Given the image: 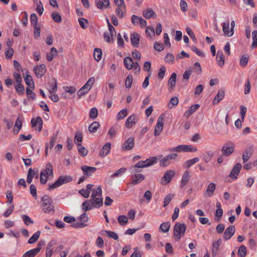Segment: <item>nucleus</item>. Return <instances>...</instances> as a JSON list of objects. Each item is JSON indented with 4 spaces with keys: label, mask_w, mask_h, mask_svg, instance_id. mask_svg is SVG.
I'll list each match as a JSON object with an SVG mask.
<instances>
[{
    "label": "nucleus",
    "mask_w": 257,
    "mask_h": 257,
    "mask_svg": "<svg viewBox=\"0 0 257 257\" xmlns=\"http://www.w3.org/2000/svg\"><path fill=\"white\" fill-rule=\"evenodd\" d=\"M43 202V210L45 212L50 213L51 211H54V206L51 198L47 195H44L41 199Z\"/></svg>",
    "instance_id": "obj_1"
},
{
    "label": "nucleus",
    "mask_w": 257,
    "mask_h": 257,
    "mask_svg": "<svg viewBox=\"0 0 257 257\" xmlns=\"http://www.w3.org/2000/svg\"><path fill=\"white\" fill-rule=\"evenodd\" d=\"M72 181V178L70 176H60L57 181L51 185H49L48 188V190H51L61 186V185L69 183Z\"/></svg>",
    "instance_id": "obj_2"
},
{
    "label": "nucleus",
    "mask_w": 257,
    "mask_h": 257,
    "mask_svg": "<svg viewBox=\"0 0 257 257\" xmlns=\"http://www.w3.org/2000/svg\"><path fill=\"white\" fill-rule=\"evenodd\" d=\"M186 229V226L184 223H177L174 227V235L177 238L176 240L179 241L181 238V234H184Z\"/></svg>",
    "instance_id": "obj_3"
},
{
    "label": "nucleus",
    "mask_w": 257,
    "mask_h": 257,
    "mask_svg": "<svg viewBox=\"0 0 257 257\" xmlns=\"http://www.w3.org/2000/svg\"><path fill=\"white\" fill-rule=\"evenodd\" d=\"M197 151L196 147L191 145H180L170 150V152H195Z\"/></svg>",
    "instance_id": "obj_4"
},
{
    "label": "nucleus",
    "mask_w": 257,
    "mask_h": 257,
    "mask_svg": "<svg viewBox=\"0 0 257 257\" xmlns=\"http://www.w3.org/2000/svg\"><path fill=\"white\" fill-rule=\"evenodd\" d=\"M45 244V241L41 240L37 244V247L35 248L26 251L22 257H34L38 254L41 250L43 245Z\"/></svg>",
    "instance_id": "obj_5"
},
{
    "label": "nucleus",
    "mask_w": 257,
    "mask_h": 257,
    "mask_svg": "<svg viewBox=\"0 0 257 257\" xmlns=\"http://www.w3.org/2000/svg\"><path fill=\"white\" fill-rule=\"evenodd\" d=\"M178 156L176 153L171 154L165 156L163 159L159 161V164L161 167H165L171 164V160H175Z\"/></svg>",
    "instance_id": "obj_6"
},
{
    "label": "nucleus",
    "mask_w": 257,
    "mask_h": 257,
    "mask_svg": "<svg viewBox=\"0 0 257 257\" xmlns=\"http://www.w3.org/2000/svg\"><path fill=\"white\" fill-rule=\"evenodd\" d=\"M164 114L160 115L158 119L157 123L155 127L154 136L155 137L159 136L162 132L164 125Z\"/></svg>",
    "instance_id": "obj_7"
},
{
    "label": "nucleus",
    "mask_w": 257,
    "mask_h": 257,
    "mask_svg": "<svg viewBox=\"0 0 257 257\" xmlns=\"http://www.w3.org/2000/svg\"><path fill=\"white\" fill-rule=\"evenodd\" d=\"M46 69L44 64H41L35 66L34 67V71L36 76L38 78H41L43 76L46 72Z\"/></svg>",
    "instance_id": "obj_8"
},
{
    "label": "nucleus",
    "mask_w": 257,
    "mask_h": 257,
    "mask_svg": "<svg viewBox=\"0 0 257 257\" xmlns=\"http://www.w3.org/2000/svg\"><path fill=\"white\" fill-rule=\"evenodd\" d=\"M175 172L174 170H168L166 171L162 178V184H168L172 178L174 176Z\"/></svg>",
    "instance_id": "obj_9"
},
{
    "label": "nucleus",
    "mask_w": 257,
    "mask_h": 257,
    "mask_svg": "<svg viewBox=\"0 0 257 257\" xmlns=\"http://www.w3.org/2000/svg\"><path fill=\"white\" fill-rule=\"evenodd\" d=\"M241 168L242 166L240 163H236L232 169L229 175V177L233 180H236L237 178V176L239 174Z\"/></svg>",
    "instance_id": "obj_10"
},
{
    "label": "nucleus",
    "mask_w": 257,
    "mask_h": 257,
    "mask_svg": "<svg viewBox=\"0 0 257 257\" xmlns=\"http://www.w3.org/2000/svg\"><path fill=\"white\" fill-rule=\"evenodd\" d=\"M31 125L33 127H36L39 132L41 131L43 126V120L42 118L38 116L36 118H33L31 119Z\"/></svg>",
    "instance_id": "obj_11"
},
{
    "label": "nucleus",
    "mask_w": 257,
    "mask_h": 257,
    "mask_svg": "<svg viewBox=\"0 0 257 257\" xmlns=\"http://www.w3.org/2000/svg\"><path fill=\"white\" fill-rule=\"evenodd\" d=\"M135 145V140L133 137H130L124 142L122 147L123 151H130L133 149Z\"/></svg>",
    "instance_id": "obj_12"
},
{
    "label": "nucleus",
    "mask_w": 257,
    "mask_h": 257,
    "mask_svg": "<svg viewBox=\"0 0 257 257\" xmlns=\"http://www.w3.org/2000/svg\"><path fill=\"white\" fill-rule=\"evenodd\" d=\"M234 151L233 146H230L228 144H225L221 148L222 155L225 157L230 156Z\"/></svg>",
    "instance_id": "obj_13"
},
{
    "label": "nucleus",
    "mask_w": 257,
    "mask_h": 257,
    "mask_svg": "<svg viewBox=\"0 0 257 257\" xmlns=\"http://www.w3.org/2000/svg\"><path fill=\"white\" fill-rule=\"evenodd\" d=\"M235 229L233 225H230L225 230L223 234V238L225 240H228L233 235Z\"/></svg>",
    "instance_id": "obj_14"
},
{
    "label": "nucleus",
    "mask_w": 257,
    "mask_h": 257,
    "mask_svg": "<svg viewBox=\"0 0 257 257\" xmlns=\"http://www.w3.org/2000/svg\"><path fill=\"white\" fill-rule=\"evenodd\" d=\"M47 89L49 93H53L57 91V82L55 78H53L48 82Z\"/></svg>",
    "instance_id": "obj_15"
},
{
    "label": "nucleus",
    "mask_w": 257,
    "mask_h": 257,
    "mask_svg": "<svg viewBox=\"0 0 257 257\" xmlns=\"http://www.w3.org/2000/svg\"><path fill=\"white\" fill-rule=\"evenodd\" d=\"M138 117L136 114H133L131 115L127 118L125 121L126 127L127 128L131 127L138 122Z\"/></svg>",
    "instance_id": "obj_16"
},
{
    "label": "nucleus",
    "mask_w": 257,
    "mask_h": 257,
    "mask_svg": "<svg viewBox=\"0 0 257 257\" xmlns=\"http://www.w3.org/2000/svg\"><path fill=\"white\" fill-rule=\"evenodd\" d=\"M95 4L99 9H107L110 7L109 0H95Z\"/></svg>",
    "instance_id": "obj_17"
},
{
    "label": "nucleus",
    "mask_w": 257,
    "mask_h": 257,
    "mask_svg": "<svg viewBox=\"0 0 257 257\" xmlns=\"http://www.w3.org/2000/svg\"><path fill=\"white\" fill-rule=\"evenodd\" d=\"M145 179V176L141 174H135L131 177L132 184L136 185Z\"/></svg>",
    "instance_id": "obj_18"
},
{
    "label": "nucleus",
    "mask_w": 257,
    "mask_h": 257,
    "mask_svg": "<svg viewBox=\"0 0 257 257\" xmlns=\"http://www.w3.org/2000/svg\"><path fill=\"white\" fill-rule=\"evenodd\" d=\"M81 168L83 171V174L86 176H90L91 174L94 173L97 169L95 167L85 165L82 166Z\"/></svg>",
    "instance_id": "obj_19"
},
{
    "label": "nucleus",
    "mask_w": 257,
    "mask_h": 257,
    "mask_svg": "<svg viewBox=\"0 0 257 257\" xmlns=\"http://www.w3.org/2000/svg\"><path fill=\"white\" fill-rule=\"evenodd\" d=\"M177 74L175 73H173L168 80V90L171 92L176 85Z\"/></svg>",
    "instance_id": "obj_20"
},
{
    "label": "nucleus",
    "mask_w": 257,
    "mask_h": 257,
    "mask_svg": "<svg viewBox=\"0 0 257 257\" xmlns=\"http://www.w3.org/2000/svg\"><path fill=\"white\" fill-rule=\"evenodd\" d=\"M216 189V185L213 183H210L207 187L204 193V196L211 197L214 194V192Z\"/></svg>",
    "instance_id": "obj_21"
},
{
    "label": "nucleus",
    "mask_w": 257,
    "mask_h": 257,
    "mask_svg": "<svg viewBox=\"0 0 257 257\" xmlns=\"http://www.w3.org/2000/svg\"><path fill=\"white\" fill-rule=\"evenodd\" d=\"M56 244V241L55 240H51L47 244L46 249V257H51L53 253L52 247Z\"/></svg>",
    "instance_id": "obj_22"
},
{
    "label": "nucleus",
    "mask_w": 257,
    "mask_h": 257,
    "mask_svg": "<svg viewBox=\"0 0 257 257\" xmlns=\"http://www.w3.org/2000/svg\"><path fill=\"white\" fill-rule=\"evenodd\" d=\"M94 207H97L96 205L93 201L91 202L90 200H86L82 203V208L84 211L90 210Z\"/></svg>",
    "instance_id": "obj_23"
},
{
    "label": "nucleus",
    "mask_w": 257,
    "mask_h": 257,
    "mask_svg": "<svg viewBox=\"0 0 257 257\" xmlns=\"http://www.w3.org/2000/svg\"><path fill=\"white\" fill-rule=\"evenodd\" d=\"M94 207H97L96 205L93 201L91 202L90 200H86L82 203V208L84 211L90 210Z\"/></svg>",
    "instance_id": "obj_24"
},
{
    "label": "nucleus",
    "mask_w": 257,
    "mask_h": 257,
    "mask_svg": "<svg viewBox=\"0 0 257 257\" xmlns=\"http://www.w3.org/2000/svg\"><path fill=\"white\" fill-rule=\"evenodd\" d=\"M94 207H97L96 205L93 201L91 202L90 200H86L82 203V208L84 211L90 210Z\"/></svg>",
    "instance_id": "obj_25"
},
{
    "label": "nucleus",
    "mask_w": 257,
    "mask_h": 257,
    "mask_svg": "<svg viewBox=\"0 0 257 257\" xmlns=\"http://www.w3.org/2000/svg\"><path fill=\"white\" fill-rule=\"evenodd\" d=\"M253 152V147L251 146L247 148H246L242 155V160L243 163L246 162L250 157L251 156Z\"/></svg>",
    "instance_id": "obj_26"
},
{
    "label": "nucleus",
    "mask_w": 257,
    "mask_h": 257,
    "mask_svg": "<svg viewBox=\"0 0 257 257\" xmlns=\"http://www.w3.org/2000/svg\"><path fill=\"white\" fill-rule=\"evenodd\" d=\"M24 78L25 83L27 85V88L34 89L35 88V84L32 77L30 75L27 74Z\"/></svg>",
    "instance_id": "obj_27"
},
{
    "label": "nucleus",
    "mask_w": 257,
    "mask_h": 257,
    "mask_svg": "<svg viewBox=\"0 0 257 257\" xmlns=\"http://www.w3.org/2000/svg\"><path fill=\"white\" fill-rule=\"evenodd\" d=\"M111 144L109 143L105 144L102 148L100 150L99 155L101 157H104L106 156L110 150Z\"/></svg>",
    "instance_id": "obj_28"
},
{
    "label": "nucleus",
    "mask_w": 257,
    "mask_h": 257,
    "mask_svg": "<svg viewBox=\"0 0 257 257\" xmlns=\"http://www.w3.org/2000/svg\"><path fill=\"white\" fill-rule=\"evenodd\" d=\"M131 44L134 47H137L140 41V37L138 33H133L131 35Z\"/></svg>",
    "instance_id": "obj_29"
},
{
    "label": "nucleus",
    "mask_w": 257,
    "mask_h": 257,
    "mask_svg": "<svg viewBox=\"0 0 257 257\" xmlns=\"http://www.w3.org/2000/svg\"><path fill=\"white\" fill-rule=\"evenodd\" d=\"M222 240L221 238L218 239L216 241L213 243L212 253L213 256L217 254L219 246L221 245Z\"/></svg>",
    "instance_id": "obj_30"
},
{
    "label": "nucleus",
    "mask_w": 257,
    "mask_h": 257,
    "mask_svg": "<svg viewBox=\"0 0 257 257\" xmlns=\"http://www.w3.org/2000/svg\"><path fill=\"white\" fill-rule=\"evenodd\" d=\"M224 97V91L223 90H219L217 94L213 100V104L215 105L217 104Z\"/></svg>",
    "instance_id": "obj_31"
},
{
    "label": "nucleus",
    "mask_w": 257,
    "mask_h": 257,
    "mask_svg": "<svg viewBox=\"0 0 257 257\" xmlns=\"http://www.w3.org/2000/svg\"><path fill=\"white\" fill-rule=\"evenodd\" d=\"M190 178V173L188 171H186L182 177L180 184L181 188H183L188 183Z\"/></svg>",
    "instance_id": "obj_32"
},
{
    "label": "nucleus",
    "mask_w": 257,
    "mask_h": 257,
    "mask_svg": "<svg viewBox=\"0 0 257 257\" xmlns=\"http://www.w3.org/2000/svg\"><path fill=\"white\" fill-rule=\"evenodd\" d=\"M123 63L125 67L130 70L133 68L134 61L132 58L130 57H126L123 60Z\"/></svg>",
    "instance_id": "obj_33"
},
{
    "label": "nucleus",
    "mask_w": 257,
    "mask_h": 257,
    "mask_svg": "<svg viewBox=\"0 0 257 257\" xmlns=\"http://www.w3.org/2000/svg\"><path fill=\"white\" fill-rule=\"evenodd\" d=\"M200 107L199 104H195L192 105L185 113L184 116L186 117H189L194 112H195Z\"/></svg>",
    "instance_id": "obj_34"
},
{
    "label": "nucleus",
    "mask_w": 257,
    "mask_h": 257,
    "mask_svg": "<svg viewBox=\"0 0 257 257\" xmlns=\"http://www.w3.org/2000/svg\"><path fill=\"white\" fill-rule=\"evenodd\" d=\"M41 171L44 172V174L45 176H52L53 175V169L52 164L50 163L47 164L46 166V168L44 170H42Z\"/></svg>",
    "instance_id": "obj_35"
},
{
    "label": "nucleus",
    "mask_w": 257,
    "mask_h": 257,
    "mask_svg": "<svg viewBox=\"0 0 257 257\" xmlns=\"http://www.w3.org/2000/svg\"><path fill=\"white\" fill-rule=\"evenodd\" d=\"M229 26V22L228 21L224 22L222 24V30L223 32L224 33V35L230 37L233 35H231V33L230 32V31L228 30Z\"/></svg>",
    "instance_id": "obj_36"
},
{
    "label": "nucleus",
    "mask_w": 257,
    "mask_h": 257,
    "mask_svg": "<svg viewBox=\"0 0 257 257\" xmlns=\"http://www.w3.org/2000/svg\"><path fill=\"white\" fill-rule=\"evenodd\" d=\"M76 145L78 147V151L79 154L83 157L86 156L88 154L87 150L82 146L80 143H76Z\"/></svg>",
    "instance_id": "obj_37"
},
{
    "label": "nucleus",
    "mask_w": 257,
    "mask_h": 257,
    "mask_svg": "<svg viewBox=\"0 0 257 257\" xmlns=\"http://www.w3.org/2000/svg\"><path fill=\"white\" fill-rule=\"evenodd\" d=\"M36 172L32 168H30L28 170L27 182L28 183L30 184L33 180V178L35 177Z\"/></svg>",
    "instance_id": "obj_38"
},
{
    "label": "nucleus",
    "mask_w": 257,
    "mask_h": 257,
    "mask_svg": "<svg viewBox=\"0 0 257 257\" xmlns=\"http://www.w3.org/2000/svg\"><path fill=\"white\" fill-rule=\"evenodd\" d=\"M100 127V124L97 121H94L88 127V130L90 133H95Z\"/></svg>",
    "instance_id": "obj_39"
},
{
    "label": "nucleus",
    "mask_w": 257,
    "mask_h": 257,
    "mask_svg": "<svg viewBox=\"0 0 257 257\" xmlns=\"http://www.w3.org/2000/svg\"><path fill=\"white\" fill-rule=\"evenodd\" d=\"M217 64L220 66L222 67L224 64V56L222 52H218L217 54Z\"/></svg>",
    "instance_id": "obj_40"
},
{
    "label": "nucleus",
    "mask_w": 257,
    "mask_h": 257,
    "mask_svg": "<svg viewBox=\"0 0 257 257\" xmlns=\"http://www.w3.org/2000/svg\"><path fill=\"white\" fill-rule=\"evenodd\" d=\"M26 95L27 98L29 100H34L36 98V94L35 93L33 92L30 88H26Z\"/></svg>",
    "instance_id": "obj_41"
},
{
    "label": "nucleus",
    "mask_w": 257,
    "mask_h": 257,
    "mask_svg": "<svg viewBox=\"0 0 257 257\" xmlns=\"http://www.w3.org/2000/svg\"><path fill=\"white\" fill-rule=\"evenodd\" d=\"M213 155L214 153L212 152H206L203 156V160L205 161V162L208 163L211 161Z\"/></svg>",
    "instance_id": "obj_42"
},
{
    "label": "nucleus",
    "mask_w": 257,
    "mask_h": 257,
    "mask_svg": "<svg viewBox=\"0 0 257 257\" xmlns=\"http://www.w3.org/2000/svg\"><path fill=\"white\" fill-rule=\"evenodd\" d=\"M41 234L40 231H37L36 232L33 236L28 240V242L29 244H33L36 242V241L39 239V236Z\"/></svg>",
    "instance_id": "obj_43"
},
{
    "label": "nucleus",
    "mask_w": 257,
    "mask_h": 257,
    "mask_svg": "<svg viewBox=\"0 0 257 257\" xmlns=\"http://www.w3.org/2000/svg\"><path fill=\"white\" fill-rule=\"evenodd\" d=\"M170 228V223L169 222L162 223L160 226V229L164 233L168 232Z\"/></svg>",
    "instance_id": "obj_44"
},
{
    "label": "nucleus",
    "mask_w": 257,
    "mask_h": 257,
    "mask_svg": "<svg viewBox=\"0 0 257 257\" xmlns=\"http://www.w3.org/2000/svg\"><path fill=\"white\" fill-rule=\"evenodd\" d=\"M95 79L94 77L90 78L86 84L83 86L87 90H89L95 82Z\"/></svg>",
    "instance_id": "obj_45"
},
{
    "label": "nucleus",
    "mask_w": 257,
    "mask_h": 257,
    "mask_svg": "<svg viewBox=\"0 0 257 257\" xmlns=\"http://www.w3.org/2000/svg\"><path fill=\"white\" fill-rule=\"evenodd\" d=\"M15 89L18 95H24L25 93V87L22 83H18L15 86Z\"/></svg>",
    "instance_id": "obj_46"
},
{
    "label": "nucleus",
    "mask_w": 257,
    "mask_h": 257,
    "mask_svg": "<svg viewBox=\"0 0 257 257\" xmlns=\"http://www.w3.org/2000/svg\"><path fill=\"white\" fill-rule=\"evenodd\" d=\"M117 220L118 223L121 226L125 225L128 222V218L123 215L118 216L117 217Z\"/></svg>",
    "instance_id": "obj_47"
},
{
    "label": "nucleus",
    "mask_w": 257,
    "mask_h": 257,
    "mask_svg": "<svg viewBox=\"0 0 257 257\" xmlns=\"http://www.w3.org/2000/svg\"><path fill=\"white\" fill-rule=\"evenodd\" d=\"M94 58L97 61H99L102 56V51L99 48H95L93 53Z\"/></svg>",
    "instance_id": "obj_48"
},
{
    "label": "nucleus",
    "mask_w": 257,
    "mask_h": 257,
    "mask_svg": "<svg viewBox=\"0 0 257 257\" xmlns=\"http://www.w3.org/2000/svg\"><path fill=\"white\" fill-rule=\"evenodd\" d=\"M199 160V159L198 158H194L192 159L187 161L184 164V165H185V168H189L192 165L198 162Z\"/></svg>",
    "instance_id": "obj_49"
},
{
    "label": "nucleus",
    "mask_w": 257,
    "mask_h": 257,
    "mask_svg": "<svg viewBox=\"0 0 257 257\" xmlns=\"http://www.w3.org/2000/svg\"><path fill=\"white\" fill-rule=\"evenodd\" d=\"M249 59L248 55H243L240 59L239 64L242 67H244L247 64L248 61Z\"/></svg>",
    "instance_id": "obj_50"
},
{
    "label": "nucleus",
    "mask_w": 257,
    "mask_h": 257,
    "mask_svg": "<svg viewBox=\"0 0 257 257\" xmlns=\"http://www.w3.org/2000/svg\"><path fill=\"white\" fill-rule=\"evenodd\" d=\"M78 22L82 29H85L87 28L88 25V21L87 19L80 18L78 19Z\"/></svg>",
    "instance_id": "obj_51"
},
{
    "label": "nucleus",
    "mask_w": 257,
    "mask_h": 257,
    "mask_svg": "<svg viewBox=\"0 0 257 257\" xmlns=\"http://www.w3.org/2000/svg\"><path fill=\"white\" fill-rule=\"evenodd\" d=\"M52 18L54 22L59 23L62 21V18L58 12H53L51 14Z\"/></svg>",
    "instance_id": "obj_52"
},
{
    "label": "nucleus",
    "mask_w": 257,
    "mask_h": 257,
    "mask_svg": "<svg viewBox=\"0 0 257 257\" xmlns=\"http://www.w3.org/2000/svg\"><path fill=\"white\" fill-rule=\"evenodd\" d=\"M157 159L156 157H151L149 159H147L146 160H145L146 163V167H150L154 165L157 162Z\"/></svg>",
    "instance_id": "obj_53"
},
{
    "label": "nucleus",
    "mask_w": 257,
    "mask_h": 257,
    "mask_svg": "<svg viewBox=\"0 0 257 257\" xmlns=\"http://www.w3.org/2000/svg\"><path fill=\"white\" fill-rule=\"evenodd\" d=\"M102 193V190L100 186L97 187L96 189H93L91 196L92 198H95L97 195H101Z\"/></svg>",
    "instance_id": "obj_54"
},
{
    "label": "nucleus",
    "mask_w": 257,
    "mask_h": 257,
    "mask_svg": "<svg viewBox=\"0 0 257 257\" xmlns=\"http://www.w3.org/2000/svg\"><path fill=\"white\" fill-rule=\"evenodd\" d=\"M238 255L240 257H244L246 254V249L244 245H241L238 250Z\"/></svg>",
    "instance_id": "obj_55"
},
{
    "label": "nucleus",
    "mask_w": 257,
    "mask_h": 257,
    "mask_svg": "<svg viewBox=\"0 0 257 257\" xmlns=\"http://www.w3.org/2000/svg\"><path fill=\"white\" fill-rule=\"evenodd\" d=\"M174 195L170 193L165 197L164 200V205H163V206L164 207H165L168 205V204H169V203L170 202V201H171L172 198L174 197Z\"/></svg>",
    "instance_id": "obj_56"
},
{
    "label": "nucleus",
    "mask_w": 257,
    "mask_h": 257,
    "mask_svg": "<svg viewBox=\"0 0 257 257\" xmlns=\"http://www.w3.org/2000/svg\"><path fill=\"white\" fill-rule=\"evenodd\" d=\"M22 218L26 225H29L30 224H33L34 221L32 220L29 216L27 215L24 214L22 216Z\"/></svg>",
    "instance_id": "obj_57"
},
{
    "label": "nucleus",
    "mask_w": 257,
    "mask_h": 257,
    "mask_svg": "<svg viewBox=\"0 0 257 257\" xmlns=\"http://www.w3.org/2000/svg\"><path fill=\"white\" fill-rule=\"evenodd\" d=\"M133 80V78L131 75H129L127 76L125 81V85L126 88H130L131 87Z\"/></svg>",
    "instance_id": "obj_58"
},
{
    "label": "nucleus",
    "mask_w": 257,
    "mask_h": 257,
    "mask_svg": "<svg viewBox=\"0 0 257 257\" xmlns=\"http://www.w3.org/2000/svg\"><path fill=\"white\" fill-rule=\"evenodd\" d=\"M164 60L167 63H173L175 60V57L171 53H168L165 57Z\"/></svg>",
    "instance_id": "obj_59"
},
{
    "label": "nucleus",
    "mask_w": 257,
    "mask_h": 257,
    "mask_svg": "<svg viewBox=\"0 0 257 257\" xmlns=\"http://www.w3.org/2000/svg\"><path fill=\"white\" fill-rule=\"evenodd\" d=\"M154 15H155V13L151 9H148L145 12L143 13L144 17L147 19H150L153 17Z\"/></svg>",
    "instance_id": "obj_60"
},
{
    "label": "nucleus",
    "mask_w": 257,
    "mask_h": 257,
    "mask_svg": "<svg viewBox=\"0 0 257 257\" xmlns=\"http://www.w3.org/2000/svg\"><path fill=\"white\" fill-rule=\"evenodd\" d=\"M82 133L80 132H77L75 136V143H80L82 141Z\"/></svg>",
    "instance_id": "obj_61"
},
{
    "label": "nucleus",
    "mask_w": 257,
    "mask_h": 257,
    "mask_svg": "<svg viewBox=\"0 0 257 257\" xmlns=\"http://www.w3.org/2000/svg\"><path fill=\"white\" fill-rule=\"evenodd\" d=\"M104 231L108 237L113 238L114 240L118 239V236L115 232L108 230H105Z\"/></svg>",
    "instance_id": "obj_62"
},
{
    "label": "nucleus",
    "mask_w": 257,
    "mask_h": 257,
    "mask_svg": "<svg viewBox=\"0 0 257 257\" xmlns=\"http://www.w3.org/2000/svg\"><path fill=\"white\" fill-rule=\"evenodd\" d=\"M127 115V109H123L120 110L117 115L116 118L117 120L123 118Z\"/></svg>",
    "instance_id": "obj_63"
},
{
    "label": "nucleus",
    "mask_w": 257,
    "mask_h": 257,
    "mask_svg": "<svg viewBox=\"0 0 257 257\" xmlns=\"http://www.w3.org/2000/svg\"><path fill=\"white\" fill-rule=\"evenodd\" d=\"M252 43L251 47H254L257 46V30L253 31L252 33Z\"/></svg>",
    "instance_id": "obj_64"
}]
</instances>
